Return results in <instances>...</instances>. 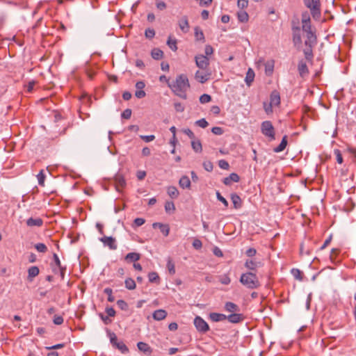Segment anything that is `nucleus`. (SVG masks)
<instances>
[{
  "mask_svg": "<svg viewBox=\"0 0 356 356\" xmlns=\"http://www.w3.org/2000/svg\"><path fill=\"white\" fill-rule=\"evenodd\" d=\"M168 87L175 95L186 99L187 98L186 92L190 88V83L186 75L181 74L176 77L175 81L168 83Z\"/></svg>",
  "mask_w": 356,
  "mask_h": 356,
  "instance_id": "f257e3e1",
  "label": "nucleus"
},
{
  "mask_svg": "<svg viewBox=\"0 0 356 356\" xmlns=\"http://www.w3.org/2000/svg\"><path fill=\"white\" fill-rule=\"evenodd\" d=\"M239 282L248 289H258L261 286L257 275L252 272L242 273L240 277Z\"/></svg>",
  "mask_w": 356,
  "mask_h": 356,
  "instance_id": "f03ea898",
  "label": "nucleus"
},
{
  "mask_svg": "<svg viewBox=\"0 0 356 356\" xmlns=\"http://www.w3.org/2000/svg\"><path fill=\"white\" fill-rule=\"evenodd\" d=\"M305 5L310 9L314 18L320 16V1L319 0H304Z\"/></svg>",
  "mask_w": 356,
  "mask_h": 356,
  "instance_id": "7ed1b4c3",
  "label": "nucleus"
},
{
  "mask_svg": "<svg viewBox=\"0 0 356 356\" xmlns=\"http://www.w3.org/2000/svg\"><path fill=\"white\" fill-rule=\"evenodd\" d=\"M261 133L266 137H268L270 140L275 139V129L270 121H264L261 123Z\"/></svg>",
  "mask_w": 356,
  "mask_h": 356,
  "instance_id": "20e7f679",
  "label": "nucleus"
},
{
  "mask_svg": "<svg viewBox=\"0 0 356 356\" xmlns=\"http://www.w3.org/2000/svg\"><path fill=\"white\" fill-rule=\"evenodd\" d=\"M195 64L200 70H207L209 65V59L207 56L202 54L197 55L195 57Z\"/></svg>",
  "mask_w": 356,
  "mask_h": 356,
  "instance_id": "39448f33",
  "label": "nucleus"
},
{
  "mask_svg": "<svg viewBox=\"0 0 356 356\" xmlns=\"http://www.w3.org/2000/svg\"><path fill=\"white\" fill-rule=\"evenodd\" d=\"M211 73L209 70H197L195 74V79L201 83H204L207 82L211 77Z\"/></svg>",
  "mask_w": 356,
  "mask_h": 356,
  "instance_id": "423d86ee",
  "label": "nucleus"
},
{
  "mask_svg": "<svg viewBox=\"0 0 356 356\" xmlns=\"http://www.w3.org/2000/svg\"><path fill=\"white\" fill-rule=\"evenodd\" d=\"M194 325L196 329L200 332L205 333L209 330L207 323L200 316H196L194 319Z\"/></svg>",
  "mask_w": 356,
  "mask_h": 356,
  "instance_id": "0eeeda50",
  "label": "nucleus"
},
{
  "mask_svg": "<svg viewBox=\"0 0 356 356\" xmlns=\"http://www.w3.org/2000/svg\"><path fill=\"white\" fill-rule=\"evenodd\" d=\"M111 342L122 353L125 354L129 352V348L123 341H118L117 337L115 334L111 337Z\"/></svg>",
  "mask_w": 356,
  "mask_h": 356,
  "instance_id": "6e6552de",
  "label": "nucleus"
},
{
  "mask_svg": "<svg viewBox=\"0 0 356 356\" xmlns=\"http://www.w3.org/2000/svg\"><path fill=\"white\" fill-rule=\"evenodd\" d=\"M99 240L105 246H108L111 250H114L117 249L118 246L115 238L112 236H103Z\"/></svg>",
  "mask_w": 356,
  "mask_h": 356,
  "instance_id": "1a4fd4ad",
  "label": "nucleus"
},
{
  "mask_svg": "<svg viewBox=\"0 0 356 356\" xmlns=\"http://www.w3.org/2000/svg\"><path fill=\"white\" fill-rule=\"evenodd\" d=\"M178 26L184 33H187L190 30L188 19L186 15H184L178 20Z\"/></svg>",
  "mask_w": 356,
  "mask_h": 356,
  "instance_id": "9d476101",
  "label": "nucleus"
},
{
  "mask_svg": "<svg viewBox=\"0 0 356 356\" xmlns=\"http://www.w3.org/2000/svg\"><path fill=\"white\" fill-rule=\"evenodd\" d=\"M298 70L299 74L301 77L304 78L305 76L309 74V70L307 65V63L305 60H300L298 65Z\"/></svg>",
  "mask_w": 356,
  "mask_h": 356,
  "instance_id": "9b49d317",
  "label": "nucleus"
},
{
  "mask_svg": "<svg viewBox=\"0 0 356 356\" xmlns=\"http://www.w3.org/2000/svg\"><path fill=\"white\" fill-rule=\"evenodd\" d=\"M293 41L295 45L300 44L302 43V38L300 35V29L298 26H293Z\"/></svg>",
  "mask_w": 356,
  "mask_h": 356,
  "instance_id": "f8f14e48",
  "label": "nucleus"
},
{
  "mask_svg": "<svg viewBox=\"0 0 356 356\" xmlns=\"http://www.w3.org/2000/svg\"><path fill=\"white\" fill-rule=\"evenodd\" d=\"M307 39L305 41V44L306 46L309 47H312L316 42V36L314 32H308L306 33Z\"/></svg>",
  "mask_w": 356,
  "mask_h": 356,
  "instance_id": "ddd939ff",
  "label": "nucleus"
},
{
  "mask_svg": "<svg viewBox=\"0 0 356 356\" xmlns=\"http://www.w3.org/2000/svg\"><path fill=\"white\" fill-rule=\"evenodd\" d=\"M153 228H159L161 232L165 236H167L170 232V227L168 224H163L161 222H154L152 225Z\"/></svg>",
  "mask_w": 356,
  "mask_h": 356,
  "instance_id": "4468645a",
  "label": "nucleus"
},
{
  "mask_svg": "<svg viewBox=\"0 0 356 356\" xmlns=\"http://www.w3.org/2000/svg\"><path fill=\"white\" fill-rule=\"evenodd\" d=\"M270 104L273 106H279L280 104V95L279 92L277 90H273L270 96Z\"/></svg>",
  "mask_w": 356,
  "mask_h": 356,
  "instance_id": "2eb2a0df",
  "label": "nucleus"
},
{
  "mask_svg": "<svg viewBox=\"0 0 356 356\" xmlns=\"http://www.w3.org/2000/svg\"><path fill=\"white\" fill-rule=\"evenodd\" d=\"M227 320L232 323H238L243 320V316L241 314L234 312L227 316Z\"/></svg>",
  "mask_w": 356,
  "mask_h": 356,
  "instance_id": "dca6fc26",
  "label": "nucleus"
},
{
  "mask_svg": "<svg viewBox=\"0 0 356 356\" xmlns=\"http://www.w3.org/2000/svg\"><path fill=\"white\" fill-rule=\"evenodd\" d=\"M240 178L239 176L236 173H232L229 176L224 178L223 183L227 186L231 185L233 182H238Z\"/></svg>",
  "mask_w": 356,
  "mask_h": 356,
  "instance_id": "f3484780",
  "label": "nucleus"
},
{
  "mask_svg": "<svg viewBox=\"0 0 356 356\" xmlns=\"http://www.w3.org/2000/svg\"><path fill=\"white\" fill-rule=\"evenodd\" d=\"M115 181L118 191H120L126 186V180L122 175H117L115 178Z\"/></svg>",
  "mask_w": 356,
  "mask_h": 356,
  "instance_id": "a211bd4d",
  "label": "nucleus"
},
{
  "mask_svg": "<svg viewBox=\"0 0 356 356\" xmlns=\"http://www.w3.org/2000/svg\"><path fill=\"white\" fill-rule=\"evenodd\" d=\"M40 270L38 266H31L28 269V280L32 282L33 279L38 275Z\"/></svg>",
  "mask_w": 356,
  "mask_h": 356,
  "instance_id": "6ab92c4d",
  "label": "nucleus"
},
{
  "mask_svg": "<svg viewBox=\"0 0 356 356\" xmlns=\"http://www.w3.org/2000/svg\"><path fill=\"white\" fill-rule=\"evenodd\" d=\"M167 312L164 309H157L152 314V317L156 321H161L166 318Z\"/></svg>",
  "mask_w": 356,
  "mask_h": 356,
  "instance_id": "aec40b11",
  "label": "nucleus"
},
{
  "mask_svg": "<svg viewBox=\"0 0 356 356\" xmlns=\"http://www.w3.org/2000/svg\"><path fill=\"white\" fill-rule=\"evenodd\" d=\"M26 225L29 227H41L43 225V220L40 218H30L26 220Z\"/></svg>",
  "mask_w": 356,
  "mask_h": 356,
  "instance_id": "412c9836",
  "label": "nucleus"
},
{
  "mask_svg": "<svg viewBox=\"0 0 356 356\" xmlns=\"http://www.w3.org/2000/svg\"><path fill=\"white\" fill-rule=\"evenodd\" d=\"M209 318L213 322H220L227 320V316L223 314L213 312L209 314Z\"/></svg>",
  "mask_w": 356,
  "mask_h": 356,
  "instance_id": "4be33fe9",
  "label": "nucleus"
},
{
  "mask_svg": "<svg viewBox=\"0 0 356 356\" xmlns=\"http://www.w3.org/2000/svg\"><path fill=\"white\" fill-rule=\"evenodd\" d=\"M225 309L227 312L234 313L239 312V307L234 302H227L225 305Z\"/></svg>",
  "mask_w": 356,
  "mask_h": 356,
  "instance_id": "5701e85b",
  "label": "nucleus"
},
{
  "mask_svg": "<svg viewBox=\"0 0 356 356\" xmlns=\"http://www.w3.org/2000/svg\"><path fill=\"white\" fill-rule=\"evenodd\" d=\"M274 65H275V62L273 60H268L264 63L265 72H266V75H268V76L272 75L273 70H274Z\"/></svg>",
  "mask_w": 356,
  "mask_h": 356,
  "instance_id": "b1692460",
  "label": "nucleus"
},
{
  "mask_svg": "<svg viewBox=\"0 0 356 356\" xmlns=\"http://www.w3.org/2000/svg\"><path fill=\"white\" fill-rule=\"evenodd\" d=\"M259 264V262H257L253 259H247L244 265L245 268L250 270H256Z\"/></svg>",
  "mask_w": 356,
  "mask_h": 356,
  "instance_id": "393cba45",
  "label": "nucleus"
},
{
  "mask_svg": "<svg viewBox=\"0 0 356 356\" xmlns=\"http://www.w3.org/2000/svg\"><path fill=\"white\" fill-rule=\"evenodd\" d=\"M140 258V254L137 252H129L126 256L124 259L128 262H136Z\"/></svg>",
  "mask_w": 356,
  "mask_h": 356,
  "instance_id": "a878e982",
  "label": "nucleus"
},
{
  "mask_svg": "<svg viewBox=\"0 0 356 356\" xmlns=\"http://www.w3.org/2000/svg\"><path fill=\"white\" fill-rule=\"evenodd\" d=\"M137 347L141 352L149 355L152 353L151 347L146 343L144 342H138L137 343Z\"/></svg>",
  "mask_w": 356,
  "mask_h": 356,
  "instance_id": "bb28decb",
  "label": "nucleus"
},
{
  "mask_svg": "<svg viewBox=\"0 0 356 356\" xmlns=\"http://www.w3.org/2000/svg\"><path fill=\"white\" fill-rule=\"evenodd\" d=\"M231 200L235 209H239L242 206L241 197L236 193L231 195Z\"/></svg>",
  "mask_w": 356,
  "mask_h": 356,
  "instance_id": "cd10ccee",
  "label": "nucleus"
},
{
  "mask_svg": "<svg viewBox=\"0 0 356 356\" xmlns=\"http://www.w3.org/2000/svg\"><path fill=\"white\" fill-rule=\"evenodd\" d=\"M254 76H255V74H254V72L253 71V70L251 68H249L246 73V76L245 78V81L248 86H250L252 84V83L253 82Z\"/></svg>",
  "mask_w": 356,
  "mask_h": 356,
  "instance_id": "c85d7f7f",
  "label": "nucleus"
},
{
  "mask_svg": "<svg viewBox=\"0 0 356 356\" xmlns=\"http://www.w3.org/2000/svg\"><path fill=\"white\" fill-rule=\"evenodd\" d=\"M179 184L182 188H190L191 181L188 177L186 175L182 176L179 179Z\"/></svg>",
  "mask_w": 356,
  "mask_h": 356,
  "instance_id": "c756f323",
  "label": "nucleus"
},
{
  "mask_svg": "<svg viewBox=\"0 0 356 356\" xmlns=\"http://www.w3.org/2000/svg\"><path fill=\"white\" fill-rule=\"evenodd\" d=\"M167 193L171 198H173V199L178 197V196L179 195V193L177 188L175 186H172L168 187Z\"/></svg>",
  "mask_w": 356,
  "mask_h": 356,
  "instance_id": "7c9ffc66",
  "label": "nucleus"
},
{
  "mask_svg": "<svg viewBox=\"0 0 356 356\" xmlns=\"http://www.w3.org/2000/svg\"><path fill=\"white\" fill-rule=\"evenodd\" d=\"M286 145H287V136H284L282 138V140L280 144L274 149V152H282L286 148Z\"/></svg>",
  "mask_w": 356,
  "mask_h": 356,
  "instance_id": "2f4dec72",
  "label": "nucleus"
},
{
  "mask_svg": "<svg viewBox=\"0 0 356 356\" xmlns=\"http://www.w3.org/2000/svg\"><path fill=\"white\" fill-rule=\"evenodd\" d=\"M152 57L155 60H160L163 56V52L158 48H154L151 52Z\"/></svg>",
  "mask_w": 356,
  "mask_h": 356,
  "instance_id": "473e14b6",
  "label": "nucleus"
},
{
  "mask_svg": "<svg viewBox=\"0 0 356 356\" xmlns=\"http://www.w3.org/2000/svg\"><path fill=\"white\" fill-rule=\"evenodd\" d=\"M238 19L241 22H247L249 19L248 14L243 10H241L237 13Z\"/></svg>",
  "mask_w": 356,
  "mask_h": 356,
  "instance_id": "72a5a7b5",
  "label": "nucleus"
},
{
  "mask_svg": "<svg viewBox=\"0 0 356 356\" xmlns=\"http://www.w3.org/2000/svg\"><path fill=\"white\" fill-rule=\"evenodd\" d=\"M177 40L175 38H172L171 36L168 37L167 44L173 51H176L177 50Z\"/></svg>",
  "mask_w": 356,
  "mask_h": 356,
  "instance_id": "f704fd0d",
  "label": "nucleus"
},
{
  "mask_svg": "<svg viewBox=\"0 0 356 356\" xmlns=\"http://www.w3.org/2000/svg\"><path fill=\"white\" fill-rule=\"evenodd\" d=\"M124 284L125 287L129 290H134L136 286V282L132 278H127Z\"/></svg>",
  "mask_w": 356,
  "mask_h": 356,
  "instance_id": "c9c22d12",
  "label": "nucleus"
},
{
  "mask_svg": "<svg viewBox=\"0 0 356 356\" xmlns=\"http://www.w3.org/2000/svg\"><path fill=\"white\" fill-rule=\"evenodd\" d=\"M45 175L44 173V170H41L40 171V172L37 175V178H38V184L40 186H44V180H45Z\"/></svg>",
  "mask_w": 356,
  "mask_h": 356,
  "instance_id": "e433bc0d",
  "label": "nucleus"
},
{
  "mask_svg": "<svg viewBox=\"0 0 356 356\" xmlns=\"http://www.w3.org/2000/svg\"><path fill=\"white\" fill-rule=\"evenodd\" d=\"M167 268L170 275L175 274V266L174 262L170 258L168 259L167 262Z\"/></svg>",
  "mask_w": 356,
  "mask_h": 356,
  "instance_id": "4c0bfd02",
  "label": "nucleus"
},
{
  "mask_svg": "<svg viewBox=\"0 0 356 356\" xmlns=\"http://www.w3.org/2000/svg\"><path fill=\"white\" fill-rule=\"evenodd\" d=\"M219 282L224 285H228L231 282V279L227 274L219 276Z\"/></svg>",
  "mask_w": 356,
  "mask_h": 356,
  "instance_id": "58836bf2",
  "label": "nucleus"
},
{
  "mask_svg": "<svg viewBox=\"0 0 356 356\" xmlns=\"http://www.w3.org/2000/svg\"><path fill=\"white\" fill-rule=\"evenodd\" d=\"M192 148L196 152H201L202 150V144L200 140L192 141L191 143Z\"/></svg>",
  "mask_w": 356,
  "mask_h": 356,
  "instance_id": "ea45409f",
  "label": "nucleus"
},
{
  "mask_svg": "<svg viewBox=\"0 0 356 356\" xmlns=\"http://www.w3.org/2000/svg\"><path fill=\"white\" fill-rule=\"evenodd\" d=\"M54 262L56 264V265L59 267L60 270V274H61V276L62 277H63L64 276V268L61 266V264H60V261L58 257V255L56 254H54Z\"/></svg>",
  "mask_w": 356,
  "mask_h": 356,
  "instance_id": "a19ab883",
  "label": "nucleus"
},
{
  "mask_svg": "<svg viewBox=\"0 0 356 356\" xmlns=\"http://www.w3.org/2000/svg\"><path fill=\"white\" fill-rule=\"evenodd\" d=\"M148 279L150 282H156L159 280V276L156 272H151L148 274Z\"/></svg>",
  "mask_w": 356,
  "mask_h": 356,
  "instance_id": "79ce46f5",
  "label": "nucleus"
},
{
  "mask_svg": "<svg viewBox=\"0 0 356 356\" xmlns=\"http://www.w3.org/2000/svg\"><path fill=\"white\" fill-rule=\"evenodd\" d=\"M35 248L39 252L44 253L47 251V246L42 243H39L35 245Z\"/></svg>",
  "mask_w": 356,
  "mask_h": 356,
  "instance_id": "37998d69",
  "label": "nucleus"
},
{
  "mask_svg": "<svg viewBox=\"0 0 356 356\" xmlns=\"http://www.w3.org/2000/svg\"><path fill=\"white\" fill-rule=\"evenodd\" d=\"M104 292L108 295V301L112 302L115 300V298L113 296V290L111 288L104 289Z\"/></svg>",
  "mask_w": 356,
  "mask_h": 356,
  "instance_id": "c03bdc74",
  "label": "nucleus"
},
{
  "mask_svg": "<svg viewBox=\"0 0 356 356\" xmlns=\"http://www.w3.org/2000/svg\"><path fill=\"white\" fill-rule=\"evenodd\" d=\"M291 274L296 280H302V272L300 270L296 269V268H293L291 270Z\"/></svg>",
  "mask_w": 356,
  "mask_h": 356,
  "instance_id": "a18cd8bd",
  "label": "nucleus"
},
{
  "mask_svg": "<svg viewBox=\"0 0 356 356\" xmlns=\"http://www.w3.org/2000/svg\"><path fill=\"white\" fill-rule=\"evenodd\" d=\"M211 101V97L207 94H203L200 97V102L202 104L209 103Z\"/></svg>",
  "mask_w": 356,
  "mask_h": 356,
  "instance_id": "49530a36",
  "label": "nucleus"
},
{
  "mask_svg": "<svg viewBox=\"0 0 356 356\" xmlns=\"http://www.w3.org/2000/svg\"><path fill=\"white\" fill-rule=\"evenodd\" d=\"M334 154L336 156L337 163L341 164L343 163V157L341 151L339 149H336L334 150Z\"/></svg>",
  "mask_w": 356,
  "mask_h": 356,
  "instance_id": "de8ad7c7",
  "label": "nucleus"
},
{
  "mask_svg": "<svg viewBox=\"0 0 356 356\" xmlns=\"http://www.w3.org/2000/svg\"><path fill=\"white\" fill-rule=\"evenodd\" d=\"M165 209L166 212H173L175 210L174 203L172 202H167L165 204Z\"/></svg>",
  "mask_w": 356,
  "mask_h": 356,
  "instance_id": "09e8293b",
  "label": "nucleus"
},
{
  "mask_svg": "<svg viewBox=\"0 0 356 356\" xmlns=\"http://www.w3.org/2000/svg\"><path fill=\"white\" fill-rule=\"evenodd\" d=\"M304 54H305V58L308 60H311L313 58V54H312V47H309L308 48H306L305 50H304Z\"/></svg>",
  "mask_w": 356,
  "mask_h": 356,
  "instance_id": "8fccbe9b",
  "label": "nucleus"
},
{
  "mask_svg": "<svg viewBox=\"0 0 356 356\" xmlns=\"http://www.w3.org/2000/svg\"><path fill=\"white\" fill-rule=\"evenodd\" d=\"M195 35L197 40H202L204 39L203 32L201 30H200V29L198 27H196L195 29Z\"/></svg>",
  "mask_w": 356,
  "mask_h": 356,
  "instance_id": "3c124183",
  "label": "nucleus"
},
{
  "mask_svg": "<svg viewBox=\"0 0 356 356\" xmlns=\"http://www.w3.org/2000/svg\"><path fill=\"white\" fill-rule=\"evenodd\" d=\"M195 124L200 127L206 128L209 125V123L204 118H202L200 120H197L195 122Z\"/></svg>",
  "mask_w": 356,
  "mask_h": 356,
  "instance_id": "603ef678",
  "label": "nucleus"
},
{
  "mask_svg": "<svg viewBox=\"0 0 356 356\" xmlns=\"http://www.w3.org/2000/svg\"><path fill=\"white\" fill-rule=\"evenodd\" d=\"M117 305H118V307L120 308L122 310L126 311L128 309V305L123 300H118L117 301Z\"/></svg>",
  "mask_w": 356,
  "mask_h": 356,
  "instance_id": "864d4df0",
  "label": "nucleus"
},
{
  "mask_svg": "<svg viewBox=\"0 0 356 356\" xmlns=\"http://www.w3.org/2000/svg\"><path fill=\"white\" fill-rule=\"evenodd\" d=\"M237 5L239 8L243 10L248 6V0H238Z\"/></svg>",
  "mask_w": 356,
  "mask_h": 356,
  "instance_id": "5fc2aeb1",
  "label": "nucleus"
},
{
  "mask_svg": "<svg viewBox=\"0 0 356 356\" xmlns=\"http://www.w3.org/2000/svg\"><path fill=\"white\" fill-rule=\"evenodd\" d=\"M302 31L305 33L312 32L311 22L302 23Z\"/></svg>",
  "mask_w": 356,
  "mask_h": 356,
  "instance_id": "6e6d98bb",
  "label": "nucleus"
},
{
  "mask_svg": "<svg viewBox=\"0 0 356 356\" xmlns=\"http://www.w3.org/2000/svg\"><path fill=\"white\" fill-rule=\"evenodd\" d=\"M216 197L220 202H221L225 205V207H228V202L226 200L225 197H223L220 195V192L218 191L216 192Z\"/></svg>",
  "mask_w": 356,
  "mask_h": 356,
  "instance_id": "4d7b16f0",
  "label": "nucleus"
},
{
  "mask_svg": "<svg viewBox=\"0 0 356 356\" xmlns=\"http://www.w3.org/2000/svg\"><path fill=\"white\" fill-rule=\"evenodd\" d=\"M211 132L215 135L220 136L224 131L222 128L220 127H214L211 129Z\"/></svg>",
  "mask_w": 356,
  "mask_h": 356,
  "instance_id": "13d9d810",
  "label": "nucleus"
},
{
  "mask_svg": "<svg viewBox=\"0 0 356 356\" xmlns=\"http://www.w3.org/2000/svg\"><path fill=\"white\" fill-rule=\"evenodd\" d=\"M145 35L147 38H152L155 35V31L154 29H147L145 30Z\"/></svg>",
  "mask_w": 356,
  "mask_h": 356,
  "instance_id": "bf43d9fd",
  "label": "nucleus"
},
{
  "mask_svg": "<svg viewBox=\"0 0 356 356\" xmlns=\"http://www.w3.org/2000/svg\"><path fill=\"white\" fill-rule=\"evenodd\" d=\"M193 246L195 249L199 250L202 247V243L200 239L195 238L193 242Z\"/></svg>",
  "mask_w": 356,
  "mask_h": 356,
  "instance_id": "052dcab7",
  "label": "nucleus"
},
{
  "mask_svg": "<svg viewBox=\"0 0 356 356\" xmlns=\"http://www.w3.org/2000/svg\"><path fill=\"white\" fill-rule=\"evenodd\" d=\"M156 6L157 9H159L160 10H163L167 7V6H166L165 2L160 1H156Z\"/></svg>",
  "mask_w": 356,
  "mask_h": 356,
  "instance_id": "680f3d73",
  "label": "nucleus"
},
{
  "mask_svg": "<svg viewBox=\"0 0 356 356\" xmlns=\"http://www.w3.org/2000/svg\"><path fill=\"white\" fill-rule=\"evenodd\" d=\"M203 166L204 168L208 172H211L213 170V164L210 161L204 162Z\"/></svg>",
  "mask_w": 356,
  "mask_h": 356,
  "instance_id": "e2e57ef3",
  "label": "nucleus"
},
{
  "mask_svg": "<svg viewBox=\"0 0 356 356\" xmlns=\"http://www.w3.org/2000/svg\"><path fill=\"white\" fill-rule=\"evenodd\" d=\"M53 321L56 325H61L63 323V318L61 316H54Z\"/></svg>",
  "mask_w": 356,
  "mask_h": 356,
  "instance_id": "0e129e2a",
  "label": "nucleus"
},
{
  "mask_svg": "<svg viewBox=\"0 0 356 356\" xmlns=\"http://www.w3.org/2000/svg\"><path fill=\"white\" fill-rule=\"evenodd\" d=\"M273 106L269 103L264 102V108L267 114H269L273 112Z\"/></svg>",
  "mask_w": 356,
  "mask_h": 356,
  "instance_id": "69168bd1",
  "label": "nucleus"
},
{
  "mask_svg": "<svg viewBox=\"0 0 356 356\" xmlns=\"http://www.w3.org/2000/svg\"><path fill=\"white\" fill-rule=\"evenodd\" d=\"M218 165L220 168L227 170L229 168V163L225 160H220L218 162Z\"/></svg>",
  "mask_w": 356,
  "mask_h": 356,
  "instance_id": "338daca9",
  "label": "nucleus"
},
{
  "mask_svg": "<svg viewBox=\"0 0 356 356\" xmlns=\"http://www.w3.org/2000/svg\"><path fill=\"white\" fill-rule=\"evenodd\" d=\"M174 106L177 112L181 113L184 111V106L179 102L175 103Z\"/></svg>",
  "mask_w": 356,
  "mask_h": 356,
  "instance_id": "774afa93",
  "label": "nucleus"
}]
</instances>
